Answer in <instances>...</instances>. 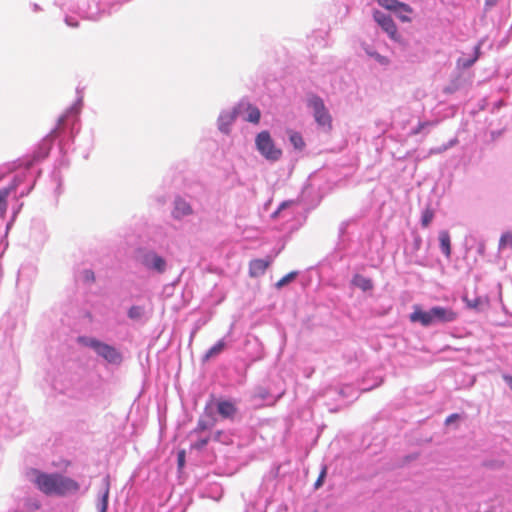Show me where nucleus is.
Masks as SVG:
<instances>
[{"label":"nucleus","mask_w":512,"mask_h":512,"mask_svg":"<svg viewBox=\"0 0 512 512\" xmlns=\"http://www.w3.org/2000/svg\"><path fill=\"white\" fill-rule=\"evenodd\" d=\"M32 472L35 475L36 487L46 495L66 496L80 489L77 481L59 473L47 474L38 470Z\"/></svg>","instance_id":"f257e3e1"},{"label":"nucleus","mask_w":512,"mask_h":512,"mask_svg":"<svg viewBox=\"0 0 512 512\" xmlns=\"http://www.w3.org/2000/svg\"><path fill=\"white\" fill-rule=\"evenodd\" d=\"M459 313L451 307L434 306L425 311L419 305L413 307L409 319L413 323H420L424 327L447 324L458 319Z\"/></svg>","instance_id":"f03ea898"},{"label":"nucleus","mask_w":512,"mask_h":512,"mask_svg":"<svg viewBox=\"0 0 512 512\" xmlns=\"http://www.w3.org/2000/svg\"><path fill=\"white\" fill-rule=\"evenodd\" d=\"M255 144L257 150L267 160L277 161L282 155V151L275 147L274 141L268 131L260 132L256 136Z\"/></svg>","instance_id":"7ed1b4c3"},{"label":"nucleus","mask_w":512,"mask_h":512,"mask_svg":"<svg viewBox=\"0 0 512 512\" xmlns=\"http://www.w3.org/2000/svg\"><path fill=\"white\" fill-rule=\"evenodd\" d=\"M308 105L313 110L317 124L325 130L330 131L332 129V118L323 100L317 95H311L308 98Z\"/></svg>","instance_id":"20e7f679"},{"label":"nucleus","mask_w":512,"mask_h":512,"mask_svg":"<svg viewBox=\"0 0 512 512\" xmlns=\"http://www.w3.org/2000/svg\"><path fill=\"white\" fill-rule=\"evenodd\" d=\"M86 345L92 347L98 355L102 356L110 363H120L121 354L112 346L102 343L96 339H88Z\"/></svg>","instance_id":"39448f33"},{"label":"nucleus","mask_w":512,"mask_h":512,"mask_svg":"<svg viewBox=\"0 0 512 512\" xmlns=\"http://www.w3.org/2000/svg\"><path fill=\"white\" fill-rule=\"evenodd\" d=\"M373 17L378 25L388 34L391 39L395 41L399 39L397 26L389 15H386L380 11H375Z\"/></svg>","instance_id":"423d86ee"},{"label":"nucleus","mask_w":512,"mask_h":512,"mask_svg":"<svg viewBox=\"0 0 512 512\" xmlns=\"http://www.w3.org/2000/svg\"><path fill=\"white\" fill-rule=\"evenodd\" d=\"M270 264V259H253L249 263V275L251 277H259L263 275Z\"/></svg>","instance_id":"0eeeda50"},{"label":"nucleus","mask_w":512,"mask_h":512,"mask_svg":"<svg viewBox=\"0 0 512 512\" xmlns=\"http://www.w3.org/2000/svg\"><path fill=\"white\" fill-rule=\"evenodd\" d=\"M218 413L223 418H233L237 413V408L231 401H219L217 404Z\"/></svg>","instance_id":"6e6552de"},{"label":"nucleus","mask_w":512,"mask_h":512,"mask_svg":"<svg viewBox=\"0 0 512 512\" xmlns=\"http://www.w3.org/2000/svg\"><path fill=\"white\" fill-rule=\"evenodd\" d=\"M377 2L380 6L390 11H394L395 9L400 8L406 12H413L412 7L398 0H377Z\"/></svg>","instance_id":"1a4fd4ad"},{"label":"nucleus","mask_w":512,"mask_h":512,"mask_svg":"<svg viewBox=\"0 0 512 512\" xmlns=\"http://www.w3.org/2000/svg\"><path fill=\"white\" fill-rule=\"evenodd\" d=\"M236 117L237 112L235 110L221 114L219 117V129L227 133L229 126L235 121Z\"/></svg>","instance_id":"9d476101"},{"label":"nucleus","mask_w":512,"mask_h":512,"mask_svg":"<svg viewBox=\"0 0 512 512\" xmlns=\"http://www.w3.org/2000/svg\"><path fill=\"white\" fill-rule=\"evenodd\" d=\"M15 189V186H9L0 189V218L5 217L8 207L7 198L9 197L11 192L15 191Z\"/></svg>","instance_id":"9b49d317"},{"label":"nucleus","mask_w":512,"mask_h":512,"mask_svg":"<svg viewBox=\"0 0 512 512\" xmlns=\"http://www.w3.org/2000/svg\"><path fill=\"white\" fill-rule=\"evenodd\" d=\"M145 264L157 270L158 272H163L166 267L165 260L156 254L147 256L145 259Z\"/></svg>","instance_id":"f8f14e48"},{"label":"nucleus","mask_w":512,"mask_h":512,"mask_svg":"<svg viewBox=\"0 0 512 512\" xmlns=\"http://www.w3.org/2000/svg\"><path fill=\"white\" fill-rule=\"evenodd\" d=\"M241 107H244L245 111L247 113L246 121L254 123V124L259 123L260 117H261V112L256 106H254L250 103H246V104H241Z\"/></svg>","instance_id":"ddd939ff"},{"label":"nucleus","mask_w":512,"mask_h":512,"mask_svg":"<svg viewBox=\"0 0 512 512\" xmlns=\"http://www.w3.org/2000/svg\"><path fill=\"white\" fill-rule=\"evenodd\" d=\"M439 242L443 254L449 258L451 256V238L448 231L443 230L439 232Z\"/></svg>","instance_id":"4468645a"},{"label":"nucleus","mask_w":512,"mask_h":512,"mask_svg":"<svg viewBox=\"0 0 512 512\" xmlns=\"http://www.w3.org/2000/svg\"><path fill=\"white\" fill-rule=\"evenodd\" d=\"M463 301L466 303L468 308L475 310H480L484 306L488 305V299L486 297H476L474 299H469L467 296H464Z\"/></svg>","instance_id":"2eb2a0df"},{"label":"nucleus","mask_w":512,"mask_h":512,"mask_svg":"<svg viewBox=\"0 0 512 512\" xmlns=\"http://www.w3.org/2000/svg\"><path fill=\"white\" fill-rule=\"evenodd\" d=\"M191 213H192V209L186 201L179 199L175 202V210H174L175 217L178 218V217H182L185 215H189Z\"/></svg>","instance_id":"dca6fc26"},{"label":"nucleus","mask_w":512,"mask_h":512,"mask_svg":"<svg viewBox=\"0 0 512 512\" xmlns=\"http://www.w3.org/2000/svg\"><path fill=\"white\" fill-rule=\"evenodd\" d=\"M352 282L355 286L359 287L363 291L371 290L373 288V283L371 279L366 278L360 274H356L353 277Z\"/></svg>","instance_id":"f3484780"},{"label":"nucleus","mask_w":512,"mask_h":512,"mask_svg":"<svg viewBox=\"0 0 512 512\" xmlns=\"http://www.w3.org/2000/svg\"><path fill=\"white\" fill-rule=\"evenodd\" d=\"M192 437H196L195 441L191 443V449L194 450H202L211 440V437L206 435L202 436V434L191 435Z\"/></svg>","instance_id":"a211bd4d"},{"label":"nucleus","mask_w":512,"mask_h":512,"mask_svg":"<svg viewBox=\"0 0 512 512\" xmlns=\"http://www.w3.org/2000/svg\"><path fill=\"white\" fill-rule=\"evenodd\" d=\"M225 342L223 340L218 341L214 346H212L205 354L204 360L207 361L212 357L217 356L225 349Z\"/></svg>","instance_id":"6ab92c4d"},{"label":"nucleus","mask_w":512,"mask_h":512,"mask_svg":"<svg viewBox=\"0 0 512 512\" xmlns=\"http://www.w3.org/2000/svg\"><path fill=\"white\" fill-rule=\"evenodd\" d=\"M109 491H110V483H109L108 479H105L103 493H102V497H101L100 508H99L100 512L107 511Z\"/></svg>","instance_id":"aec40b11"},{"label":"nucleus","mask_w":512,"mask_h":512,"mask_svg":"<svg viewBox=\"0 0 512 512\" xmlns=\"http://www.w3.org/2000/svg\"><path fill=\"white\" fill-rule=\"evenodd\" d=\"M506 248L512 249V232L510 231L503 233L499 240V250Z\"/></svg>","instance_id":"412c9836"},{"label":"nucleus","mask_w":512,"mask_h":512,"mask_svg":"<svg viewBox=\"0 0 512 512\" xmlns=\"http://www.w3.org/2000/svg\"><path fill=\"white\" fill-rule=\"evenodd\" d=\"M290 142L298 150H302L305 147V142L298 132H292L290 134Z\"/></svg>","instance_id":"4be33fe9"},{"label":"nucleus","mask_w":512,"mask_h":512,"mask_svg":"<svg viewBox=\"0 0 512 512\" xmlns=\"http://www.w3.org/2000/svg\"><path fill=\"white\" fill-rule=\"evenodd\" d=\"M434 218V212L431 208H426L421 217V223L423 227H428Z\"/></svg>","instance_id":"5701e85b"},{"label":"nucleus","mask_w":512,"mask_h":512,"mask_svg":"<svg viewBox=\"0 0 512 512\" xmlns=\"http://www.w3.org/2000/svg\"><path fill=\"white\" fill-rule=\"evenodd\" d=\"M297 276V272H290L288 273L287 275H285L284 277H282L277 283H276V287L277 288H281L283 286H285L286 284H288L290 281L294 280L295 277Z\"/></svg>","instance_id":"b1692460"},{"label":"nucleus","mask_w":512,"mask_h":512,"mask_svg":"<svg viewBox=\"0 0 512 512\" xmlns=\"http://www.w3.org/2000/svg\"><path fill=\"white\" fill-rule=\"evenodd\" d=\"M143 315V308L140 306H132L128 311V316L131 319H139Z\"/></svg>","instance_id":"393cba45"},{"label":"nucleus","mask_w":512,"mask_h":512,"mask_svg":"<svg viewBox=\"0 0 512 512\" xmlns=\"http://www.w3.org/2000/svg\"><path fill=\"white\" fill-rule=\"evenodd\" d=\"M208 429H209L208 423L203 420H200V421H198L196 428L193 431H191L190 435L202 434V432H204Z\"/></svg>","instance_id":"a878e982"},{"label":"nucleus","mask_w":512,"mask_h":512,"mask_svg":"<svg viewBox=\"0 0 512 512\" xmlns=\"http://www.w3.org/2000/svg\"><path fill=\"white\" fill-rule=\"evenodd\" d=\"M393 12L402 22H411L410 14H412L413 12H406L400 8L395 9Z\"/></svg>","instance_id":"bb28decb"},{"label":"nucleus","mask_w":512,"mask_h":512,"mask_svg":"<svg viewBox=\"0 0 512 512\" xmlns=\"http://www.w3.org/2000/svg\"><path fill=\"white\" fill-rule=\"evenodd\" d=\"M479 54H480V46H476L475 47V55L473 58L471 59H468V60H464L463 63H462V67L463 68H469L471 67L476 61L477 59L479 58Z\"/></svg>","instance_id":"cd10ccee"},{"label":"nucleus","mask_w":512,"mask_h":512,"mask_svg":"<svg viewBox=\"0 0 512 512\" xmlns=\"http://www.w3.org/2000/svg\"><path fill=\"white\" fill-rule=\"evenodd\" d=\"M368 55L373 57L375 60H377L382 65H387L389 63V59L385 56L380 55L377 52H370L367 51Z\"/></svg>","instance_id":"c85d7f7f"},{"label":"nucleus","mask_w":512,"mask_h":512,"mask_svg":"<svg viewBox=\"0 0 512 512\" xmlns=\"http://www.w3.org/2000/svg\"><path fill=\"white\" fill-rule=\"evenodd\" d=\"M185 456H186V453L184 450H181L178 452V455H177V463H178V468L179 469H182L185 465Z\"/></svg>","instance_id":"c756f323"},{"label":"nucleus","mask_w":512,"mask_h":512,"mask_svg":"<svg viewBox=\"0 0 512 512\" xmlns=\"http://www.w3.org/2000/svg\"><path fill=\"white\" fill-rule=\"evenodd\" d=\"M83 277H84L85 281H87V282H94L95 281L94 272L91 271V270H85L83 272Z\"/></svg>","instance_id":"7c9ffc66"},{"label":"nucleus","mask_w":512,"mask_h":512,"mask_svg":"<svg viewBox=\"0 0 512 512\" xmlns=\"http://www.w3.org/2000/svg\"><path fill=\"white\" fill-rule=\"evenodd\" d=\"M325 476H326V467H324V468L322 469V471H321V473H320V475H319L318 479H317V480H316V482H315V487H316V488H318V487H320V486L322 485V483H323V480H324Z\"/></svg>","instance_id":"2f4dec72"},{"label":"nucleus","mask_w":512,"mask_h":512,"mask_svg":"<svg viewBox=\"0 0 512 512\" xmlns=\"http://www.w3.org/2000/svg\"><path fill=\"white\" fill-rule=\"evenodd\" d=\"M459 418V415L454 413V414H451L449 415L446 420H445V424L446 425H449L450 423L456 421L457 419Z\"/></svg>","instance_id":"473e14b6"},{"label":"nucleus","mask_w":512,"mask_h":512,"mask_svg":"<svg viewBox=\"0 0 512 512\" xmlns=\"http://www.w3.org/2000/svg\"><path fill=\"white\" fill-rule=\"evenodd\" d=\"M498 1L499 0H485L486 9H490V8L494 7L498 3Z\"/></svg>","instance_id":"72a5a7b5"},{"label":"nucleus","mask_w":512,"mask_h":512,"mask_svg":"<svg viewBox=\"0 0 512 512\" xmlns=\"http://www.w3.org/2000/svg\"><path fill=\"white\" fill-rule=\"evenodd\" d=\"M223 432L222 431H216L213 436H210L212 440L214 441H220V438L222 436Z\"/></svg>","instance_id":"f704fd0d"},{"label":"nucleus","mask_w":512,"mask_h":512,"mask_svg":"<svg viewBox=\"0 0 512 512\" xmlns=\"http://www.w3.org/2000/svg\"><path fill=\"white\" fill-rule=\"evenodd\" d=\"M425 125H426V123H419L417 128L412 131V134L416 135V134L420 133V131L425 127Z\"/></svg>","instance_id":"c9c22d12"},{"label":"nucleus","mask_w":512,"mask_h":512,"mask_svg":"<svg viewBox=\"0 0 512 512\" xmlns=\"http://www.w3.org/2000/svg\"><path fill=\"white\" fill-rule=\"evenodd\" d=\"M504 380H505L507 383L512 384V376L506 375V376H504Z\"/></svg>","instance_id":"e433bc0d"},{"label":"nucleus","mask_w":512,"mask_h":512,"mask_svg":"<svg viewBox=\"0 0 512 512\" xmlns=\"http://www.w3.org/2000/svg\"><path fill=\"white\" fill-rule=\"evenodd\" d=\"M67 24H68V25H71V26H74V27H77V26H78V24H77V23H75V24H74V22H71V23H70L68 20H67Z\"/></svg>","instance_id":"4c0bfd02"},{"label":"nucleus","mask_w":512,"mask_h":512,"mask_svg":"<svg viewBox=\"0 0 512 512\" xmlns=\"http://www.w3.org/2000/svg\"><path fill=\"white\" fill-rule=\"evenodd\" d=\"M67 24H68V25H71V26H74V27H77V26H78V24H77V23H75V24H74V22H71V23H70L68 20H67Z\"/></svg>","instance_id":"58836bf2"},{"label":"nucleus","mask_w":512,"mask_h":512,"mask_svg":"<svg viewBox=\"0 0 512 512\" xmlns=\"http://www.w3.org/2000/svg\"><path fill=\"white\" fill-rule=\"evenodd\" d=\"M63 121H64V118L59 119V123H63Z\"/></svg>","instance_id":"ea45409f"}]
</instances>
